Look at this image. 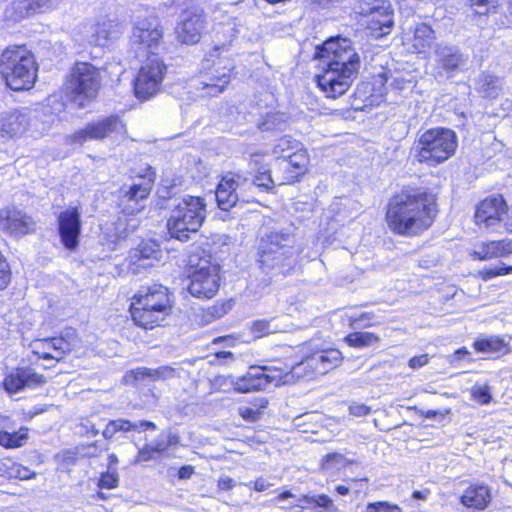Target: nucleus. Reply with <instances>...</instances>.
Wrapping results in <instances>:
<instances>
[{"instance_id": "864d4df0", "label": "nucleus", "mask_w": 512, "mask_h": 512, "mask_svg": "<svg viewBox=\"0 0 512 512\" xmlns=\"http://www.w3.org/2000/svg\"><path fill=\"white\" fill-rule=\"evenodd\" d=\"M157 453L152 447V445H145L143 448L139 449L137 457L135 459V463L147 462L157 458Z\"/></svg>"}, {"instance_id": "774afa93", "label": "nucleus", "mask_w": 512, "mask_h": 512, "mask_svg": "<svg viewBox=\"0 0 512 512\" xmlns=\"http://www.w3.org/2000/svg\"><path fill=\"white\" fill-rule=\"evenodd\" d=\"M269 487L270 483L263 478L257 479L254 483V489L259 492L265 491Z\"/></svg>"}, {"instance_id": "8fccbe9b", "label": "nucleus", "mask_w": 512, "mask_h": 512, "mask_svg": "<svg viewBox=\"0 0 512 512\" xmlns=\"http://www.w3.org/2000/svg\"><path fill=\"white\" fill-rule=\"evenodd\" d=\"M137 224H130L128 219L119 218L115 223V232L118 238H125L131 232L135 231Z\"/></svg>"}, {"instance_id": "f704fd0d", "label": "nucleus", "mask_w": 512, "mask_h": 512, "mask_svg": "<svg viewBox=\"0 0 512 512\" xmlns=\"http://www.w3.org/2000/svg\"><path fill=\"white\" fill-rule=\"evenodd\" d=\"M436 37L433 29L426 23H419L413 30L412 46L417 53H423L434 43Z\"/></svg>"}, {"instance_id": "4468645a", "label": "nucleus", "mask_w": 512, "mask_h": 512, "mask_svg": "<svg viewBox=\"0 0 512 512\" xmlns=\"http://www.w3.org/2000/svg\"><path fill=\"white\" fill-rule=\"evenodd\" d=\"M70 83L73 92L85 99L95 98L101 83L99 70L87 62H78L71 71Z\"/></svg>"}, {"instance_id": "39448f33", "label": "nucleus", "mask_w": 512, "mask_h": 512, "mask_svg": "<svg viewBox=\"0 0 512 512\" xmlns=\"http://www.w3.org/2000/svg\"><path fill=\"white\" fill-rule=\"evenodd\" d=\"M206 218V203L203 198L185 195L173 201L167 228L171 237L182 242L196 233Z\"/></svg>"}, {"instance_id": "58836bf2", "label": "nucleus", "mask_w": 512, "mask_h": 512, "mask_svg": "<svg viewBox=\"0 0 512 512\" xmlns=\"http://www.w3.org/2000/svg\"><path fill=\"white\" fill-rule=\"evenodd\" d=\"M474 348L478 352L487 354H499L505 351L506 344L503 339L499 337H490L486 339H479L474 342Z\"/></svg>"}, {"instance_id": "f8f14e48", "label": "nucleus", "mask_w": 512, "mask_h": 512, "mask_svg": "<svg viewBox=\"0 0 512 512\" xmlns=\"http://www.w3.org/2000/svg\"><path fill=\"white\" fill-rule=\"evenodd\" d=\"M166 70L159 56H148L134 80L135 96L142 100L153 97L160 89Z\"/></svg>"}, {"instance_id": "b1692460", "label": "nucleus", "mask_w": 512, "mask_h": 512, "mask_svg": "<svg viewBox=\"0 0 512 512\" xmlns=\"http://www.w3.org/2000/svg\"><path fill=\"white\" fill-rule=\"evenodd\" d=\"M46 382L43 375L36 373L28 367L15 369L4 379V388L10 393H17L24 388H36Z\"/></svg>"}, {"instance_id": "f257e3e1", "label": "nucleus", "mask_w": 512, "mask_h": 512, "mask_svg": "<svg viewBox=\"0 0 512 512\" xmlns=\"http://www.w3.org/2000/svg\"><path fill=\"white\" fill-rule=\"evenodd\" d=\"M436 213V199L431 193L420 189L402 191L389 201L386 221L394 233L415 236L432 225Z\"/></svg>"}, {"instance_id": "c85d7f7f", "label": "nucleus", "mask_w": 512, "mask_h": 512, "mask_svg": "<svg viewBox=\"0 0 512 512\" xmlns=\"http://www.w3.org/2000/svg\"><path fill=\"white\" fill-rule=\"evenodd\" d=\"M84 40L95 46H104L109 40L117 38V30L111 21L86 24L81 28Z\"/></svg>"}, {"instance_id": "0eeeda50", "label": "nucleus", "mask_w": 512, "mask_h": 512, "mask_svg": "<svg viewBox=\"0 0 512 512\" xmlns=\"http://www.w3.org/2000/svg\"><path fill=\"white\" fill-rule=\"evenodd\" d=\"M315 57L321 64H329L356 77L361 66L358 50L348 38L336 37L325 41L317 48Z\"/></svg>"}, {"instance_id": "aec40b11", "label": "nucleus", "mask_w": 512, "mask_h": 512, "mask_svg": "<svg viewBox=\"0 0 512 512\" xmlns=\"http://www.w3.org/2000/svg\"><path fill=\"white\" fill-rule=\"evenodd\" d=\"M58 230L63 245L74 250L81 233V212L78 207H68L59 214Z\"/></svg>"}, {"instance_id": "680f3d73", "label": "nucleus", "mask_w": 512, "mask_h": 512, "mask_svg": "<svg viewBox=\"0 0 512 512\" xmlns=\"http://www.w3.org/2000/svg\"><path fill=\"white\" fill-rule=\"evenodd\" d=\"M99 449L96 444H91L78 449V453L84 457H96L99 454Z\"/></svg>"}, {"instance_id": "37998d69", "label": "nucleus", "mask_w": 512, "mask_h": 512, "mask_svg": "<svg viewBox=\"0 0 512 512\" xmlns=\"http://www.w3.org/2000/svg\"><path fill=\"white\" fill-rule=\"evenodd\" d=\"M348 464V460L340 453L326 455L321 461V470L326 473H334Z\"/></svg>"}, {"instance_id": "c756f323", "label": "nucleus", "mask_w": 512, "mask_h": 512, "mask_svg": "<svg viewBox=\"0 0 512 512\" xmlns=\"http://www.w3.org/2000/svg\"><path fill=\"white\" fill-rule=\"evenodd\" d=\"M33 352L43 359H62L71 347L62 337H53L49 339H38L32 343Z\"/></svg>"}, {"instance_id": "1a4fd4ad", "label": "nucleus", "mask_w": 512, "mask_h": 512, "mask_svg": "<svg viewBox=\"0 0 512 512\" xmlns=\"http://www.w3.org/2000/svg\"><path fill=\"white\" fill-rule=\"evenodd\" d=\"M189 293L199 299L213 298L220 287L219 267L197 255L189 256Z\"/></svg>"}, {"instance_id": "13d9d810", "label": "nucleus", "mask_w": 512, "mask_h": 512, "mask_svg": "<svg viewBox=\"0 0 512 512\" xmlns=\"http://www.w3.org/2000/svg\"><path fill=\"white\" fill-rule=\"evenodd\" d=\"M476 14L483 15L488 13L489 5L492 0H469Z\"/></svg>"}, {"instance_id": "4be33fe9", "label": "nucleus", "mask_w": 512, "mask_h": 512, "mask_svg": "<svg viewBox=\"0 0 512 512\" xmlns=\"http://www.w3.org/2000/svg\"><path fill=\"white\" fill-rule=\"evenodd\" d=\"M231 69L227 67H213L200 74L198 79L192 81L196 89L206 90L207 96H218L229 84Z\"/></svg>"}, {"instance_id": "393cba45", "label": "nucleus", "mask_w": 512, "mask_h": 512, "mask_svg": "<svg viewBox=\"0 0 512 512\" xmlns=\"http://www.w3.org/2000/svg\"><path fill=\"white\" fill-rule=\"evenodd\" d=\"M31 217L13 207L0 210V226L13 236H22L33 230Z\"/></svg>"}, {"instance_id": "2eb2a0df", "label": "nucleus", "mask_w": 512, "mask_h": 512, "mask_svg": "<svg viewBox=\"0 0 512 512\" xmlns=\"http://www.w3.org/2000/svg\"><path fill=\"white\" fill-rule=\"evenodd\" d=\"M321 65L322 72L315 76V80L328 98L335 99L344 95L357 78L329 64Z\"/></svg>"}, {"instance_id": "338daca9", "label": "nucleus", "mask_w": 512, "mask_h": 512, "mask_svg": "<svg viewBox=\"0 0 512 512\" xmlns=\"http://www.w3.org/2000/svg\"><path fill=\"white\" fill-rule=\"evenodd\" d=\"M115 425L113 424L112 420L109 421L105 427V429L102 432V435L105 439H111L116 434Z\"/></svg>"}, {"instance_id": "052dcab7", "label": "nucleus", "mask_w": 512, "mask_h": 512, "mask_svg": "<svg viewBox=\"0 0 512 512\" xmlns=\"http://www.w3.org/2000/svg\"><path fill=\"white\" fill-rule=\"evenodd\" d=\"M428 361H429V358H428L427 354L414 356L409 360V366L412 369H418V368L425 366L428 363Z\"/></svg>"}, {"instance_id": "6e6d98bb", "label": "nucleus", "mask_w": 512, "mask_h": 512, "mask_svg": "<svg viewBox=\"0 0 512 512\" xmlns=\"http://www.w3.org/2000/svg\"><path fill=\"white\" fill-rule=\"evenodd\" d=\"M157 454H161L170 447L169 440L166 438V432H162L157 439L151 444Z\"/></svg>"}, {"instance_id": "20e7f679", "label": "nucleus", "mask_w": 512, "mask_h": 512, "mask_svg": "<svg viewBox=\"0 0 512 512\" xmlns=\"http://www.w3.org/2000/svg\"><path fill=\"white\" fill-rule=\"evenodd\" d=\"M456 133L448 128L436 127L418 133L411 149L414 159L428 166H436L448 160L457 148Z\"/></svg>"}, {"instance_id": "a18cd8bd", "label": "nucleus", "mask_w": 512, "mask_h": 512, "mask_svg": "<svg viewBox=\"0 0 512 512\" xmlns=\"http://www.w3.org/2000/svg\"><path fill=\"white\" fill-rule=\"evenodd\" d=\"M275 173V182L277 185H286L291 184L299 179L302 176L297 170L293 168L287 170H279V160L276 161V167L274 169Z\"/></svg>"}, {"instance_id": "473e14b6", "label": "nucleus", "mask_w": 512, "mask_h": 512, "mask_svg": "<svg viewBox=\"0 0 512 512\" xmlns=\"http://www.w3.org/2000/svg\"><path fill=\"white\" fill-rule=\"evenodd\" d=\"M436 61L440 67L448 74L457 71L465 62L464 56L460 51L452 46H443L439 44L435 51Z\"/></svg>"}, {"instance_id": "a19ab883", "label": "nucleus", "mask_w": 512, "mask_h": 512, "mask_svg": "<svg viewBox=\"0 0 512 512\" xmlns=\"http://www.w3.org/2000/svg\"><path fill=\"white\" fill-rule=\"evenodd\" d=\"M346 342L351 347L363 348L377 344L379 337L370 332H353L346 337Z\"/></svg>"}, {"instance_id": "dca6fc26", "label": "nucleus", "mask_w": 512, "mask_h": 512, "mask_svg": "<svg viewBox=\"0 0 512 512\" xmlns=\"http://www.w3.org/2000/svg\"><path fill=\"white\" fill-rule=\"evenodd\" d=\"M508 216V206L502 195L491 196L479 203L475 212V222L490 231H498L502 216Z\"/></svg>"}, {"instance_id": "6e6552de", "label": "nucleus", "mask_w": 512, "mask_h": 512, "mask_svg": "<svg viewBox=\"0 0 512 512\" xmlns=\"http://www.w3.org/2000/svg\"><path fill=\"white\" fill-rule=\"evenodd\" d=\"M163 29L159 19L154 15L138 18L132 27L129 40L130 51L136 58L158 56L163 43Z\"/></svg>"}, {"instance_id": "c9c22d12", "label": "nucleus", "mask_w": 512, "mask_h": 512, "mask_svg": "<svg viewBox=\"0 0 512 512\" xmlns=\"http://www.w3.org/2000/svg\"><path fill=\"white\" fill-rule=\"evenodd\" d=\"M176 376V370L170 366H161L156 369L147 367H139L130 371L127 377H133L134 381H138L144 378H150L152 380L168 379Z\"/></svg>"}, {"instance_id": "e2e57ef3", "label": "nucleus", "mask_w": 512, "mask_h": 512, "mask_svg": "<svg viewBox=\"0 0 512 512\" xmlns=\"http://www.w3.org/2000/svg\"><path fill=\"white\" fill-rule=\"evenodd\" d=\"M14 470H15V477H18L21 480L31 479L35 476V473L30 471L26 467L17 466L14 468Z\"/></svg>"}, {"instance_id": "de8ad7c7", "label": "nucleus", "mask_w": 512, "mask_h": 512, "mask_svg": "<svg viewBox=\"0 0 512 512\" xmlns=\"http://www.w3.org/2000/svg\"><path fill=\"white\" fill-rule=\"evenodd\" d=\"M512 273V266H507L505 264H501L499 266H495L493 268H484L479 271V276L484 280L488 281L495 277L507 275Z\"/></svg>"}, {"instance_id": "3c124183", "label": "nucleus", "mask_w": 512, "mask_h": 512, "mask_svg": "<svg viewBox=\"0 0 512 512\" xmlns=\"http://www.w3.org/2000/svg\"><path fill=\"white\" fill-rule=\"evenodd\" d=\"M365 512H402L396 505H390L387 502L368 503Z\"/></svg>"}, {"instance_id": "6ab92c4d", "label": "nucleus", "mask_w": 512, "mask_h": 512, "mask_svg": "<svg viewBox=\"0 0 512 512\" xmlns=\"http://www.w3.org/2000/svg\"><path fill=\"white\" fill-rule=\"evenodd\" d=\"M152 190V181L143 180L141 183L122 189L118 200V207L126 216L134 215L142 211Z\"/></svg>"}, {"instance_id": "f03ea898", "label": "nucleus", "mask_w": 512, "mask_h": 512, "mask_svg": "<svg viewBox=\"0 0 512 512\" xmlns=\"http://www.w3.org/2000/svg\"><path fill=\"white\" fill-rule=\"evenodd\" d=\"M172 300L168 289L162 285L141 287L133 297L131 316L135 324L152 329L170 314Z\"/></svg>"}, {"instance_id": "423d86ee", "label": "nucleus", "mask_w": 512, "mask_h": 512, "mask_svg": "<svg viewBox=\"0 0 512 512\" xmlns=\"http://www.w3.org/2000/svg\"><path fill=\"white\" fill-rule=\"evenodd\" d=\"M293 238L288 233L270 232L261 237L258 245V262L261 269L269 273H285L293 266Z\"/></svg>"}, {"instance_id": "412c9836", "label": "nucleus", "mask_w": 512, "mask_h": 512, "mask_svg": "<svg viewBox=\"0 0 512 512\" xmlns=\"http://www.w3.org/2000/svg\"><path fill=\"white\" fill-rule=\"evenodd\" d=\"M31 124V112L27 108L5 111L0 114V135L10 139L21 137Z\"/></svg>"}, {"instance_id": "09e8293b", "label": "nucleus", "mask_w": 512, "mask_h": 512, "mask_svg": "<svg viewBox=\"0 0 512 512\" xmlns=\"http://www.w3.org/2000/svg\"><path fill=\"white\" fill-rule=\"evenodd\" d=\"M119 476L116 468H109L101 474L98 486L100 488L113 489L118 486Z\"/></svg>"}, {"instance_id": "4c0bfd02", "label": "nucleus", "mask_w": 512, "mask_h": 512, "mask_svg": "<svg viewBox=\"0 0 512 512\" xmlns=\"http://www.w3.org/2000/svg\"><path fill=\"white\" fill-rule=\"evenodd\" d=\"M27 438L28 433L26 428H21L15 432L0 431V445L8 449L23 446Z\"/></svg>"}, {"instance_id": "a878e982", "label": "nucleus", "mask_w": 512, "mask_h": 512, "mask_svg": "<svg viewBox=\"0 0 512 512\" xmlns=\"http://www.w3.org/2000/svg\"><path fill=\"white\" fill-rule=\"evenodd\" d=\"M247 178L237 175L236 178H223L217 186L215 196L221 210L228 211L234 207L239 199L237 189L245 186Z\"/></svg>"}, {"instance_id": "7c9ffc66", "label": "nucleus", "mask_w": 512, "mask_h": 512, "mask_svg": "<svg viewBox=\"0 0 512 512\" xmlns=\"http://www.w3.org/2000/svg\"><path fill=\"white\" fill-rule=\"evenodd\" d=\"M491 490L484 484H473L466 488L460 498L461 504L472 510H484L491 502Z\"/></svg>"}, {"instance_id": "79ce46f5", "label": "nucleus", "mask_w": 512, "mask_h": 512, "mask_svg": "<svg viewBox=\"0 0 512 512\" xmlns=\"http://www.w3.org/2000/svg\"><path fill=\"white\" fill-rule=\"evenodd\" d=\"M301 147V143L291 136H284L280 138L274 145L273 153L277 157V160L286 158L287 154L298 150Z\"/></svg>"}, {"instance_id": "69168bd1", "label": "nucleus", "mask_w": 512, "mask_h": 512, "mask_svg": "<svg viewBox=\"0 0 512 512\" xmlns=\"http://www.w3.org/2000/svg\"><path fill=\"white\" fill-rule=\"evenodd\" d=\"M234 486L235 481L228 476L220 477L218 481V487L220 490L228 491L231 490Z\"/></svg>"}, {"instance_id": "7ed1b4c3", "label": "nucleus", "mask_w": 512, "mask_h": 512, "mask_svg": "<svg viewBox=\"0 0 512 512\" xmlns=\"http://www.w3.org/2000/svg\"><path fill=\"white\" fill-rule=\"evenodd\" d=\"M37 70L34 55L25 46H9L0 55V73L11 90L30 89Z\"/></svg>"}, {"instance_id": "c03bdc74", "label": "nucleus", "mask_w": 512, "mask_h": 512, "mask_svg": "<svg viewBox=\"0 0 512 512\" xmlns=\"http://www.w3.org/2000/svg\"><path fill=\"white\" fill-rule=\"evenodd\" d=\"M275 321L276 318H271L270 320H257L253 322L251 331L254 336L258 338L266 336L270 333H275L279 330V326L274 323Z\"/></svg>"}, {"instance_id": "2f4dec72", "label": "nucleus", "mask_w": 512, "mask_h": 512, "mask_svg": "<svg viewBox=\"0 0 512 512\" xmlns=\"http://www.w3.org/2000/svg\"><path fill=\"white\" fill-rule=\"evenodd\" d=\"M161 255L159 244L154 240L142 241L137 248L130 253V260L138 266H153V261H158Z\"/></svg>"}, {"instance_id": "4d7b16f0", "label": "nucleus", "mask_w": 512, "mask_h": 512, "mask_svg": "<svg viewBox=\"0 0 512 512\" xmlns=\"http://www.w3.org/2000/svg\"><path fill=\"white\" fill-rule=\"evenodd\" d=\"M10 269L6 261H0V290L4 289L10 281Z\"/></svg>"}, {"instance_id": "9d476101", "label": "nucleus", "mask_w": 512, "mask_h": 512, "mask_svg": "<svg viewBox=\"0 0 512 512\" xmlns=\"http://www.w3.org/2000/svg\"><path fill=\"white\" fill-rule=\"evenodd\" d=\"M358 13L366 18V28L374 38H381L391 33L394 26V11L389 1L362 0Z\"/></svg>"}, {"instance_id": "ddd939ff", "label": "nucleus", "mask_w": 512, "mask_h": 512, "mask_svg": "<svg viewBox=\"0 0 512 512\" xmlns=\"http://www.w3.org/2000/svg\"><path fill=\"white\" fill-rule=\"evenodd\" d=\"M126 133L125 124L117 116H109L99 121L87 124L70 135V141L73 144L82 145L90 140H102L106 137L123 136Z\"/></svg>"}, {"instance_id": "49530a36", "label": "nucleus", "mask_w": 512, "mask_h": 512, "mask_svg": "<svg viewBox=\"0 0 512 512\" xmlns=\"http://www.w3.org/2000/svg\"><path fill=\"white\" fill-rule=\"evenodd\" d=\"M307 505H313L316 507H321L326 509L329 512L337 511L333 500L327 495H306L302 500Z\"/></svg>"}, {"instance_id": "9b49d317", "label": "nucleus", "mask_w": 512, "mask_h": 512, "mask_svg": "<svg viewBox=\"0 0 512 512\" xmlns=\"http://www.w3.org/2000/svg\"><path fill=\"white\" fill-rule=\"evenodd\" d=\"M289 373L273 366H251L247 373L237 378L234 388L241 393L267 389L269 386H280L288 383Z\"/></svg>"}, {"instance_id": "5fc2aeb1", "label": "nucleus", "mask_w": 512, "mask_h": 512, "mask_svg": "<svg viewBox=\"0 0 512 512\" xmlns=\"http://www.w3.org/2000/svg\"><path fill=\"white\" fill-rule=\"evenodd\" d=\"M349 413L355 417L367 416L371 413V407L362 403H353L349 406Z\"/></svg>"}, {"instance_id": "a211bd4d", "label": "nucleus", "mask_w": 512, "mask_h": 512, "mask_svg": "<svg viewBox=\"0 0 512 512\" xmlns=\"http://www.w3.org/2000/svg\"><path fill=\"white\" fill-rule=\"evenodd\" d=\"M342 361V354L338 349H326L314 352L293 368L295 374L310 369L313 375H324L336 368Z\"/></svg>"}, {"instance_id": "0e129e2a", "label": "nucleus", "mask_w": 512, "mask_h": 512, "mask_svg": "<svg viewBox=\"0 0 512 512\" xmlns=\"http://www.w3.org/2000/svg\"><path fill=\"white\" fill-rule=\"evenodd\" d=\"M280 119L281 121L283 120V117L282 116H279V115H268V118L266 119L265 122L262 123V125L260 126V128L262 130H271V129H274L277 127V124L275 123V120H278Z\"/></svg>"}, {"instance_id": "bf43d9fd", "label": "nucleus", "mask_w": 512, "mask_h": 512, "mask_svg": "<svg viewBox=\"0 0 512 512\" xmlns=\"http://www.w3.org/2000/svg\"><path fill=\"white\" fill-rule=\"evenodd\" d=\"M239 414L246 420L256 421L260 418V411L251 407H240Z\"/></svg>"}, {"instance_id": "5701e85b", "label": "nucleus", "mask_w": 512, "mask_h": 512, "mask_svg": "<svg viewBox=\"0 0 512 512\" xmlns=\"http://www.w3.org/2000/svg\"><path fill=\"white\" fill-rule=\"evenodd\" d=\"M61 0H15L6 9V15L14 21L46 13L55 9Z\"/></svg>"}, {"instance_id": "603ef678", "label": "nucleus", "mask_w": 512, "mask_h": 512, "mask_svg": "<svg viewBox=\"0 0 512 512\" xmlns=\"http://www.w3.org/2000/svg\"><path fill=\"white\" fill-rule=\"evenodd\" d=\"M472 397L481 404H488L491 401V395L488 386H474L471 390Z\"/></svg>"}, {"instance_id": "f3484780", "label": "nucleus", "mask_w": 512, "mask_h": 512, "mask_svg": "<svg viewBox=\"0 0 512 512\" xmlns=\"http://www.w3.org/2000/svg\"><path fill=\"white\" fill-rule=\"evenodd\" d=\"M205 17L201 12L186 10L180 16L175 27L179 42L192 45L199 42L205 29Z\"/></svg>"}, {"instance_id": "cd10ccee", "label": "nucleus", "mask_w": 512, "mask_h": 512, "mask_svg": "<svg viewBox=\"0 0 512 512\" xmlns=\"http://www.w3.org/2000/svg\"><path fill=\"white\" fill-rule=\"evenodd\" d=\"M512 254V239L482 241L474 245L470 256L474 260L487 261Z\"/></svg>"}, {"instance_id": "bb28decb", "label": "nucleus", "mask_w": 512, "mask_h": 512, "mask_svg": "<svg viewBox=\"0 0 512 512\" xmlns=\"http://www.w3.org/2000/svg\"><path fill=\"white\" fill-rule=\"evenodd\" d=\"M249 173L252 174L251 187H257L264 191H271L276 184L275 173L264 164V155L254 153L249 161Z\"/></svg>"}, {"instance_id": "e433bc0d", "label": "nucleus", "mask_w": 512, "mask_h": 512, "mask_svg": "<svg viewBox=\"0 0 512 512\" xmlns=\"http://www.w3.org/2000/svg\"><path fill=\"white\" fill-rule=\"evenodd\" d=\"M308 158L306 152L300 148L292 153L287 154L286 158L279 160V170H287L293 168L301 175L307 170Z\"/></svg>"}, {"instance_id": "ea45409f", "label": "nucleus", "mask_w": 512, "mask_h": 512, "mask_svg": "<svg viewBox=\"0 0 512 512\" xmlns=\"http://www.w3.org/2000/svg\"><path fill=\"white\" fill-rule=\"evenodd\" d=\"M115 425L116 432H129V431H143V430H156L157 426L154 422L147 420H139L131 422L126 419L112 420Z\"/></svg>"}, {"instance_id": "72a5a7b5", "label": "nucleus", "mask_w": 512, "mask_h": 512, "mask_svg": "<svg viewBox=\"0 0 512 512\" xmlns=\"http://www.w3.org/2000/svg\"><path fill=\"white\" fill-rule=\"evenodd\" d=\"M475 86L483 98L495 99L503 91L504 79L491 73H482L476 79Z\"/></svg>"}]
</instances>
